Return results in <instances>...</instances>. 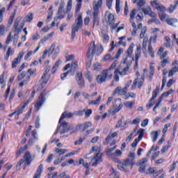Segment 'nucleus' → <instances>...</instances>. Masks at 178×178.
Here are the masks:
<instances>
[{
    "mask_svg": "<svg viewBox=\"0 0 178 178\" xmlns=\"http://www.w3.org/2000/svg\"><path fill=\"white\" fill-rule=\"evenodd\" d=\"M31 20H33V13L28 14L24 19V21L27 23H30Z\"/></svg>",
    "mask_w": 178,
    "mask_h": 178,
    "instance_id": "a19ab883",
    "label": "nucleus"
},
{
    "mask_svg": "<svg viewBox=\"0 0 178 178\" xmlns=\"http://www.w3.org/2000/svg\"><path fill=\"white\" fill-rule=\"evenodd\" d=\"M142 10L145 15H149L152 10L151 8L147 7L146 8H142Z\"/></svg>",
    "mask_w": 178,
    "mask_h": 178,
    "instance_id": "69168bd1",
    "label": "nucleus"
},
{
    "mask_svg": "<svg viewBox=\"0 0 178 178\" xmlns=\"http://www.w3.org/2000/svg\"><path fill=\"white\" fill-rule=\"evenodd\" d=\"M138 10H141V7L144 6L145 5V0H139L138 2Z\"/></svg>",
    "mask_w": 178,
    "mask_h": 178,
    "instance_id": "680f3d73",
    "label": "nucleus"
},
{
    "mask_svg": "<svg viewBox=\"0 0 178 178\" xmlns=\"http://www.w3.org/2000/svg\"><path fill=\"white\" fill-rule=\"evenodd\" d=\"M103 42L106 44L108 42H109V35H106V34H104L103 35Z\"/></svg>",
    "mask_w": 178,
    "mask_h": 178,
    "instance_id": "338daca9",
    "label": "nucleus"
},
{
    "mask_svg": "<svg viewBox=\"0 0 178 178\" xmlns=\"http://www.w3.org/2000/svg\"><path fill=\"white\" fill-rule=\"evenodd\" d=\"M178 72V65H175L171 70H170L168 74V77H172L175 75V73H177Z\"/></svg>",
    "mask_w": 178,
    "mask_h": 178,
    "instance_id": "a878e982",
    "label": "nucleus"
},
{
    "mask_svg": "<svg viewBox=\"0 0 178 178\" xmlns=\"http://www.w3.org/2000/svg\"><path fill=\"white\" fill-rule=\"evenodd\" d=\"M24 55V52L22 51L19 53L17 57L15 58L11 65L12 69H16L17 67V65L22 62V58H23V56Z\"/></svg>",
    "mask_w": 178,
    "mask_h": 178,
    "instance_id": "9b49d317",
    "label": "nucleus"
},
{
    "mask_svg": "<svg viewBox=\"0 0 178 178\" xmlns=\"http://www.w3.org/2000/svg\"><path fill=\"white\" fill-rule=\"evenodd\" d=\"M79 67V65H77V62L74 61L72 63L71 65V72L74 73L75 70H77V68Z\"/></svg>",
    "mask_w": 178,
    "mask_h": 178,
    "instance_id": "37998d69",
    "label": "nucleus"
},
{
    "mask_svg": "<svg viewBox=\"0 0 178 178\" xmlns=\"http://www.w3.org/2000/svg\"><path fill=\"white\" fill-rule=\"evenodd\" d=\"M72 5H73V1L72 0H69L67 2V12H70V10H72Z\"/></svg>",
    "mask_w": 178,
    "mask_h": 178,
    "instance_id": "e2e57ef3",
    "label": "nucleus"
},
{
    "mask_svg": "<svg viewBox=\"0 0 178 178\" xmlns=\"http://www.w3.org/2000/svg\"><path fill=\"white\" fill-rule=\"evenodd\" d=\"M109 158H111V161H113V162H115V163H121L120 160H119V159H118L116 156H115V154H109Z\"/></svg>",
    "mask_w": 178,
    "mask_h": 178,
    "instance_id": "f704fd0d",
    "label": "nucleus"
},
{
    "mask_svg": "<svg viewBox=\"0 0 178 178\" xmlns=\"http://www.w3.org/2000/svg\"><path fill=\"white\" fill-rule=\"evenodd\" d=\"M6 9L5 8H2L0 10V23H2L3 22V13H5V11Z\"/></svg>",
    "mask_w": 178,
    "mask_h": 178,
    "instance_id": "603ef678",
    "label": "nucleus"
},
{
    "mask_svg": "<svg viewBox=\"0 0 178 178\" xmlns=\"http://www.w3.org/2000/svg\"><path fill=\"white\" fill-rule=\"evenodd\" d=\"M136 164V156L134 153H129L128 158L122 161V165H118V168L122 172H129L133 169V166Z\"/></svg>",
    "mask_w": 178,
    "mask_h": 178,
    "instance_id": "f03ea898",
    "label": "nucleus"
},
{
    "mask_svg": "<svg viewBox=\"0 0 178 178\" xmlns=\"http://www.w3.org/2000/svg\"><path fill=\"white\" fill-rule=\"evenodd\" d=\"M116 149V146H114L113 147H111L110 149H106V156L109 157V155H111V152H113V151H115Z\"/></svg>",
    "mask_w": 178,
    "mask_h": 178,
    "instance_id": "13d9d810",
    "label": "nucleus"
},
{
    "mask_svg": "<svg viewBox=\"0 0 178 178\" xmlns=\"http://www.w3.org/2000/svg\"><path fill=\"white\" fill-rule=\"evenodd\" d=\"M135 102H126L125 103H124V106H126V108H129L130 109L133 108L134 105H135Z\"/></svg>",
    "mask_w": 178,
    "mask_h": 178,
    "instance_id": "58836bf2",
    "label": "nucleus"
},
{
    "mask_svg": "<svg viewBox=\"0 0 178 178\" xmlns=\"http://www.w3.org/2000/svg\"><path fill=\"white\" fill-rule=\"evenodd\" d=\"M65 8V1H61L58 8V15H60L63 12V8Z\"/></svg>",
    "mask_w": 178,
    "mask_h": 178,
    "instance_id": "c03bdc74",
    "label": "nucleus"
},
{
    "mask_svg": "<svg viewBox=\"0 0 178 178\" xmlns=\"http://www.w3.org/2000/svg\"><path fill=\"white\" fill-rule=\"evenodd\" d=\"M148 163V159L144 158L142 159L139 163H136L138 166H147V163Z\"/></svg>",
    "mask_w": 178,
    "mask_h": 178,
    "instance_id": "c756f323",
    "label": "nucleus"
},
{
    "mask_svg": "<svg viewBox=\"0 0 178 178\" xmlns=\"http://www.w3.org/2000/svg\"><path fill=\"white\" fill-rule=\"evenodd\" d=\"M75 77L77 81V84L79 86V88H84L86 83L84 82V79H83V73L78 72Z\"/></svg>",
    "mask_w": 178,
    "mask_h": 178,
    "instance_id": "f8f14e48",
    "label": "nucleus"
},
{
    "mask_svg": "<svg viewBox=\"0 0 178 178\" xmlns=\"http://www.w3.org/2000/svg\"><path fill=\"white\" fill-rule=\"evenodd\" d=\"M168 63H169V58H164L161 61V67H165Z\"/></svg>",
    "mask_w": 178,
    "mask_h": 178,
    "instance_id": "0e129e2a",
    "label": "nucleus"
},
{
    "mask_svg": "<svg viewBox=\"0 0 178 178\" xmlns=\"http://www.w3.org/2000/svg\"><path fill=\"white\" fill-rule=\"evenodd\" d=\"M29 145H25L24 147H20L19 151L17 152V156H21L22 154H23L24 151H26V149H27Z\"/></svg>",
    "mask_w": 178,
    "mask_h": 178,
    "instance_id": "79ce46f5",
    "label": "nucleus"
},
{
    "mask_svg": "<svg viewBox=\"0 0 178 178\" xmlns=\"http://www.w3.org/2000/svg\"><path fill=\"white\" fill-rule=\"evenodd\" d=\"M55 152H56V154H57V155H59V156H60V155H63V154H66V152H67V149L56 148Z\"/></svg>",
    "mask_w": 178,
    "mask_h": 178,
    "instance_id": "bb28decb",
    "label": "nucleus"
},
{
    "mask_svg": "<svg viewBox=\"0 0 178 178\" xmlns=\"http://www.w3.org/2000/svg\"><path fill=\"white\" fill-rule=\"evenodd\" d=\"M24 109H26V107H24V106L17 107L15 109L14 113H15V119H17V120L19 119V115H22V113L24 112Z\"/></svg>",
    "mask_w": 178,
    "mask_h": 178,
    "instance_id": "aec40b11",
    "label": "nucleus"
},
{
    "mask_svg": "<svg viewBox=\"0 0 178 178\" xmlns=\"http://www.w3.org/2000/svg\"><path fill=\"white\" fill-rule=\"evenodd\" d=\"M83 112H85L86 118H90V116H91V114L92 113V110H91V109L86 110V109H84Z\"/></svg>",
    "mask_w": 178,
    "mask_h": 178,
    "instance_id": "052dcab7",
    "label": "nucleus"
},
{
    "mask_svg": "<svg viewBox=\"0 0 178 178\" xmlns=\"http://www.w3.org/2000/svg\"><path fill=\"white\" fill-rule=\"evenodd\" d=\"M108 70H104L101 74H99L96 78V81L98 84H102L106 81V78L108 77Z\"/></svg>",
    "mask_w": 178,
    "mask_h": 178,
    "instance_id": "6e6552de",
    "label": "nucleus"
},
{
    "mask_svg": "<svg viewBox=\"0 0 178 178\" xmlns=\"http://www.w3.org/2000/svg\"><path fill=\"white\" fill-rule=\"evenodd\" d=\"M102 97L101 96H99V97L96 100H91L89 102V105H98L101 102V99Z\"/></svg>",
    "mask_w": 178,
    "mask_h": 178,
    "instance_id": "c9c22d12",
    "label": "nucleus"
},
{
    "mask_svg": "<svg viewBox=\"0 0 178 178\" xmlns=\"http://www.w3.org/2000/svg\"><path fill=\"white\" fill-rule=\"evenodd\" d=\"M141 57V45L136 47V51L135 53V66L134 69L138 67V59Z\"/></svg>",
    "mask_w": 178,
    "mask_h": 178,
    "instance_id": "ddd939ff",
    "label": "nucleus"
},
{
    "mask_svg": "<svg viewBox=\"0 0 178 178\" xmlns=\"http://www.w3.org/2000/svg\"><path fill=\"white\" fill-rule=\"evenodd\" d=\"M83 27V16L81 14L77 15V19L75 20V22L72 26V40H74L76 38V33Z\"/></svg>",
    "mask_w": 178,
    "mask_h": 178,
    "instance_id": "20e7f679",
    "label": "nucleus"
},
{
    "mask_svg": "<svg viewBox=\"0 0 178 178\" xmlns=\"http://www.w3.org/2000/svg\"><path fill=\"white\" fill-rule=\"evenodd\" d=\"M116 94H119V95H126L127 94V88H123L118 86L114 91L113 95H116Z\"/></svg>",
    "mask_w": 178,
    "mask_h": 178,
    "instance_id": "f3484780",
    "label": "nucleus"
},
{
    "mask_svg": "<svg viewBox=\"0 0 178 178\" xmlns=\"http://www.w3.org/2000/svg\"><path fill=\"white\" fill-rule=\"evenodd\" d=\"M112 136H111V134H109L107 137L105 139V141L104 142V145H108L111 141H112Z\"/></svg>",
    "mask_w": 178,
    "mask_h": 178,
    "instance_id": "09e8293b",
    "label": "nucleus"
},
{
    "mask_svg": "<svg viewBox=\"0 0 178 178\" xmlns=\"http://www.w3.org/2000/svg\"><path fill=\"white\" fill-rule=\"evenodd\" d=\"M44 170V165L42 164H40L38 169L36 172L35 173L33 178H40L41 177V173H42V171Z\"/></svg>",
    "mask_w": 178,
    "mask_h": 178,
    "instance_id": "412c9836",
    "label": "nucleus"
},
{
    "mask_svg": "<svg viewBox=\"0 0 178 178\" xmlns=\"http://www.w3.org/2000/svg\"><path fill=\"white\" fill-rule=\"evenodd\" d=\"M61 60H58L56 62V63L54 64V65L53 66L52 69H51V73H56V70H58V68L59 67V65H60L61 63Z\"/></svg>",
    "mask_w": 178,
    "mask_h": 178,
    "instance_id": "c85d7f7f",
    "label": "nucleus"
},
{
    "mask_svg": "<svg viewBox=\"0 0 178 178\" xmlns=\"http://www.w3.org/2000/svg\"><path fill=\"white\" fill-rule=\"evenodd\" d=\"M102 52H104V47H102V46L97 47L95 45V42L92 41L90 43L89 49L88 51V58H91V56H94V55H97L98 56L101 55Z\"/></svg>",
    "mask_w": 178,
    "mask_h": 178,
    "instance_id": "39448f33",
    "label": "nucleus"
},
{
    "mask_svg": "<svg viewBox=\"0 0 178 178\" xmlns=\"http://www.w3.org/2000/svg\"><path fill=\"white\" fill-rule=\"evenodd\" d=\"M72 118H73V113H67L66 111L63 113L58 121V125L57 127L56 131H55L54 136H56L58 133H60V134H65V133H67V131H69L70 129L69 128V125L67 124V122H63V120L65 118L72 119Z\"/></svg>",
    "mask_w": 178,
    "mask_h": 178,
    "instance_id": "f257e3e1",
    "label": "nucleus"
},
{
    "mask_svg": "<svg viewBox=\"0 0 178 178\" xmlns=\"http://www.w3.org/2000/svg\"><path fill=\"white\" fill-rule=\"evenodd\" d=\"M44 102H45V91L42 92L40 95L36 103L35 104V108L37 112L40 111V108L42 106Z\"/></svg>",
    "mask_w": 178,
    "mask_h": 178,
    "instance_id": "423d86ee",
    "label": "nucleus"
},
{
    "mask_svg": "<svg viewBox=\"0 0 178 178\" xmlns=\"http://www.w3.org/2000/svg\"><path fill=\"white\" fill-rule=\"evenodd\" d=\"M13 38V36H12V32H10L7 37V40L6 41V45H9V44L12 42Z\"/></svg>",
    "mask_w": 178,
    "mask_h": 178,
    "instance_id": "6e6d98bb",
    "label": "nucleus"
},
{
    "mask_svg": "<svg viewBox=\"0 0 178 178\" xmlns=\"http://www.w3.org/2000/svg\"><path fill=\"white\" fill-rule=\"evenodd\" d=\"M113 59H115L114 57H112V56L110 54H108L104 56L103 62H108L109 60H113Z\"/></svg>",
    "mask_w": 178,
    "mask_h": 178,
    "instance_id": "4c0bfd02",
    "label": "nucleus"
},
{
    "mask_svg": "<svg viewBox=\"0 0 178 178\" xmlns=\"http://www.w3.org/2000/svg\"><path fill=\"white\" fill-rule=\"evenodd\" d=\"M165 22L168 24V26H172V27H175V23H177V19L176 18H167L165 19Z\"/></svg>",
    "mask_w": 178,
    "mask_h": 178,
    "instance_id": "5701e85b",
    "label": "nucleus"
},
{
    "mask_svg": "<svg viewBox=\"0 0 178 178\" xmlns=\"http://www.w3.org/2000/svg\"><path fill=\"white\" fill-rule=\"evenodd\" d=\"M123 124V118H122L120 120H118V124L115 126V129H119V127H121V130H124L126 129V127L122 125Z\"/></svg>",
    "mask_w": 178,
    "mask_h": 178,
    "instance_id": "2f4dec72",
    "label": "nucleus"
},
{
    "mask_svg": "<svg viewBox=\"0 0 178 178\" xmlns=\"http://www.w3.org/2000/svg\"><path fill=\"white\" fill-rule=\"evenodd\" d=\"M148 53L152 58H155V53L154 52V48L151 45V43H149L148 47Z\"/></svg>",
    "mask_w": 178,
    "mask_h": 178,
    "instance_id": "473e14b6",
    "label": "nucleus"
},
{
    "mask_svg": "<svg viewBox=\"0 0 178 178\" xmlns=\"http://www.w3.org/2000/svg\"><path fill=\"white\" fill-rule=\"evenodd\" d=\"M13 54H15V49H12V47H8L6 54L5 60H9V56H12Z\"/></svg>",
    "mask_w": 178,
    "mask_h": 178,
    "instance_id": "4be33fe9",
    "label": "nucleus"
},
{
    "mask_svg": "<svg viewBox=\"0 0 178 178\" xmlns=\"http://www.w3.org/2000/svg\"><path fill=\"white\" fill-rule=\"evenodd\" d=\"M108 20L110 24H113V23L115 22V16H113V14L108 15Z\"/></svg>",
    "mask_w": 178,
    "mask_h": 178,
    "instance_id": "864d4df0",
    "label": "nucleus"
},
{
    "mask_svg": "<svg viewBox=\"0 0 178 178\" xmlns=\"http://www.w3.org/2000/svg\"><path fill=\"white\" fill-rule=\"evenodd\" d=\"M110 178H119V172H118V171H116L115 168L111 169Z\"/></svg>",
    "mask_w": 178,
    "mask_h": 178,
    "instance_id": "7c9ffc66",
    "label": "nucleus"
},
{
    "mask_svg": "<svg viewBox=\"0 0 178 178\" xmlns=\"http://www.w3.org/2000/svg\"><path fill=\"white\" fill-rule=\"evenodd\" d=\"M101 70V65L99 63H95L93 65V70Z\"/></svg>",
    "mask_w": 178,
    "mask_h": 178,
    "instance_id": "774afa93",
    "label": "nucleus"
},
{
    "mask_svg": "<svg viewBox=\"0 0 178 178\" xmlns=\"http://www.w3.org/2000/svg\"><path fill=\"white\" fill-rule=\"evenodd\" d=\"M137 10L133 9L130 13V19L129 22L131 23L132 27L134 29H137V26H136V23L134 22V18L136 17Z\"/></svg>",
    "mask_w": 178,
    "mask_h": 178,
    "instance_id": "a211bd4d",
    "label": "nucleus"
},
{
    "mask_svg": "<svg viewBox=\"0 0 178 178\" xmlns=\"http://www.w3.org/2000/svg\"><path fill=\"white\" fill-rule=\"evenodd\" d=\"M170 147H172V140H169L167 145L163 147V148L161 149V152H166V151H168L169 148H170Z\"/></svg>",
    "mask_w": 178,
    "mask_h": 178,
    "instance_id": "cd10ccee",
    "label": "nucleus"
},
{
    "mask_svg": "<svg viewBox=\"0 0 178 178\" xmlns=\"http://www.w3.org/2000/svg\"><path fill=\"white\" fill-rule=\"evenodd\" d=\"M91 162H92V166H97L102 162V158L99 156V153H96L94 156L91 159Z\"/></svg>",
    "mask_w": 178,
    "mask_h": 178,
    "instance_id": "4468645a",
    "label": "nucleus"
},
{
    "mask_svg": "<svg viewBox=\"0 0 178 178\" xmlns=\"http://www.w3.org/2000/svg\"><path fill=\"white\" fill-rule=\"evenodd\" d=\"M156 170V167L149 168L148 172H146V175H152V176L154 177V173H155Z\"/></svg>",
    "mask_w": 178,
    "mask_h": 178,
    "instance_id": "3c124183",
    "label": "nucleus"
},
{
    "mask_svg": "<svg viewBox=\"0 0 178 178\" xmlns=\"http://www.w3.org/2000/svg\"><path fill=\"white\" fill-rule=\"evenodd\" d=\"M145 33H147V26H144L140 32L139 38L141 40L143 38H144V36L145 35Z\"/></svg>",
    "mask_w": 178,
    "mask_h": 178,
    "instance_id": "49530a36",
    "label": "nucleus"
},
{
    "mask_svg": "<svg viewBox=\"0 0 178 178\" xmlns=\"http://www.w3.org/2000/svg\"><path fill=\"white\" fill-rule=\"evenodd\" d=\"M149 70H150V75L149 76V79L150 81L152 80V77H154V74L155 73V67L150 65L149 67Z\"/></svg>",
    "mask_w": 178,
    "mask_h": 178,
    "instance_id": "ea45409f",
    "label": "nucleus"
},
{
    "mask_svg": "<svg viewBox=\"0 0 178 178\" xmlns=\"http://www.w3.org/2000/svg\"><path fill=\"white\" fill-rule=\"evenodd\" d=\"M24 159H25L26 162L24 165H29L31 162H33V156H31V154L29 152H26L24 154Z\"/></svg>",
    "mask_w": 178,
    "mask_h": 178,
    "instance_id": "6ab92c4d",
    "label": "nucleus"
},
{
    "mask_svg": "<svg viewBox=\"0 0 178 178\" xmlns=\"http://www.w3.org/2000/svg\"><path fill=\"white\" fill-rule=\"evenodd\" d=\"M133 49H134V44H130L125 55H127L129 58H131V55H133Z\"/></svg>",
    "mask_w": 178,
    "mask_h": 178,
    "instance_id": "b1692460",
    "label": "nucleus"
},
{
    "mask_svg": "<svg viewBox=\"0 0 178 178\" xmlns=\"http://www.w3.org/2000/svg\"><path fill=\"white\" fill-rule=\"evenodd\" d=\"M150 136L152 138V141L153 143H155V141H156V140H158V131H152L151 134H150Z\"/></svg>",
    "mask_w": 178,
    "mask_h": 178,
    "instance_id": "72a5a7b5",
    "label": "nucleus"
},
{
    "mask_svg": "<svg viewBox=\"0 0 178 178\" xmlns=\"http://www.w3.org/2000/svg\"><path fill=\"white\" fill-rule=\"evenodd\" d=\"M159 17L161 22H165L166 19H168V15L165 13H162L161 14H159Z\"/></svg>",
    "mask_w": 178,
    "mask_h": 178,
    "instance_id": "bf43d9fd",
    "label": "nucleus"
},
{
    "mask_svg": "<svg viewBox=\"0 0 178 178\" xmlns=\"http://www.w3.org/2000/svg\"><path fill=\"white\" fill-rule=\"evenodd\" d=\"M136 19L137 22H143V19H144V15H143V13H138Z\"/></svg>",
    "mask_w": 178,
    "mask_h": 178,
    "instance_id": "4d7b16f0",
    "label": "nucleus"
},
{
    "mask_svg": "<svg viewBox=\"0 0 178 178\" xmlns=\"http://www.w3.org/2000/svg\"><path fill=\"white\" fill-rule=\"evenodd\" d=\"M115 10L118 14L120 13V0H116L115 1Z\"/></svg>",
    "mask_w": 178,
    "mask_h": 178,
    "instance_id": "de8ad7c7",
    "label": "nucleus"
},
{
    "mask_svg": "<svg viewBox=\"0 0 178 178\" xmlns=\"http://www.w3.org/2000/svg\"><path fill=\"white\" fill-rule=\"evenodd\" d=\"M158 92H159V88L157 86L156 87V89L154 90H153L152 92V97L150 99V100L149 101V104H147L146 108L147 109H151V108H152V106H154V104H155V98H156V97H158Z\"/></svg>",
    "mask_w": 178,
    "mask_h": 178,
    "instance_id": "0eeeda50",
    "label": "nucleus"
},
{
    "mask_svg": "<svg viewBox=\"0 0 178 178\" xmlns=\"http://www.w3.org/2000/svg\"><path fill=\"white\" fill-rule=\"evenodd\" d=\"M93 26L92 27H95V26H99V17H98V15L99 13V8L102 6V0H99L97 2L94 1L93 2Z\"/></svg>",
    "mask_w": 178,
    "mask_h": 178,
    "instance_id": "7ed1b4c3",
    "label": "nucleus"
},
{
    "mask_svg": "<svg viewBox=\"0 0 178 178\" xmlns=\"http://www.w3.org/2000/svg\"><path fill=\"white\" fill-rule=\"evenodd\" d=\"M20 18H17L14 23V38L17 40L19 38V33L22 31V29L19 27V24H20Z\"/></svg>",
    "mask_w": 178,
    "mask_h": 178,
    "instance_id": "1a4fd4ad",
    "label": "nucleus"
},
{
    "mask_svg": "<svg viewBox=\"0 0 178 178\" xmlns=\"http://www.w3.org/2000/svg\"><path fill=\"white\" fill-rule=\"evenodd\" d=\"M56 47V44L55 43H53L50 47V49L48 50L49 54L52 55L54 52L55 51V47Z\"/></svg>",
    "mask_w": 178,
    "mask_h": 178,
    "instance_id": "5fc2aeb1",
    "label": "nucleus"
},
{
    "mask_svg": "<svg viewBox=\"0 0 178 178\" xmlns=\"http://www.w3.org/2000/svg\"><path fill=\"white\" fill-rule=\"evenodd\" d=\"M49 70H51V66H49L47 67L43 75L42 76L41 79L40 81L41 83V86H45V84H47V83H48V79L47 77V74H48V73H49Z\"/></svg>",
    "mask_w": 178,
    "mask_h": 178,
    "instance_id": "2eb2a0df",
    "label": "nucleus"
},
{
    "mask_svg": "<svg viewBox=\"0 0 178 178\" xmlns=\"http://www.w3.org/2000/svg\"><path fill=\"white\" fill-rule=\"evenodd\" d=\"M77 2V6H76V8L75 10V12L79 13L80 12V9H81V3L83 2V0H76Z\"/></svg>",
    "mask_w": 178,
    "mask_h": 178,
    "instance_id": "a18cd8bd",
    "label": "nucleus"
},
{
    "mask_svg": "<svg viewBox=\"0 0 178 178\" xmlns=\"http://www.w3.org/2000/svg\"><path fill=\"white\" fill-rule=\"evenodd\" d=\"M127 72H129V67L124 68L122 72H120L118 70H115V73H118L121 76H124V74H126V73H127Z\"/></svg>",
    "mask_w": 178,
    "mask_h": 178,
    "instance_id": "e433bc0d",
    "label": "nucleus"
},
{
    "mask_svg": "<svg viewBox=\"0 0 178 178\" xmlns=\"http://www.w3.org/2000/svg\"><path fill=\"white\" fill-rule=\"evenodd\" d=\"M122 54H123V49L120 48L118 50L115 56H114V59H119V58H120V55H122Z\"/></svg>",
    "mask_w": 178,
    "mask_h": 178,
    "instance_id": "8fccbe9b",
    "label": "nucleus"
},
{
    "mask_svg": "<svg viewBox=\"0 0 178 178\" xmlns=\"http://www.w3.org/2000/svg\"><path fill=\"white\" fill-rule=\"evenodd\" d=\"M81 127H83L82 131H86L87 129H90V127H92V122H86L85 123L83 124H79L76 127V130H80Z\"/></svg>",
    "mask_w": 178,
    "mask_h": 178,
    "instance_id": "dca6fc26",
    "label": "nucleus"
},
{
    "mask_svg": "<svg viewBox=\"0 0 178 178\" xmlns=\"http://www.w3.org/2000/svg\"><path fill=\"white\" fill-rule=\"evenodd\" d=\"M85 77L86 79H87V80H88L89 83H92L93 81V76H92V74H91V72H90L89 71H86L85 72Z\"/></svg>",
    "mask_w": 178,
    "mask_h": 178,
    "instance_id": "393cba45",
    "label": "nucleus"
},
{
    "mask_svg": "<svg viewBox=\"0 0 178 178\" xmlns=\"http://www.w3.org/2000/svg\"><path fill=\"white\" fill-rule=\"evenodd\" d=\"M144 79H145V76L143 74L141 76V78L140 79H135L131 86L132 90H134V88L137 87V84H138V88L139 89L141 88V87H143V84H144Z\"/></svg>",
    "mask_w": 178,
    "mask_h": 178,
    "instance_id": "9d476101",
    "label": "nucleus"
}]
</instances>
